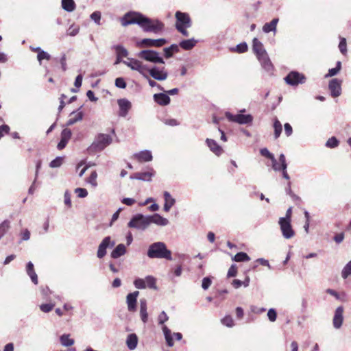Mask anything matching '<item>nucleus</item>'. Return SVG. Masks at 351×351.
Segmentation results:
<instances>
[{
    "label": "nucleus",
    "mask_w": 351,
    "mask_h": 351,
    "mask_svg": "<svg viewBox=\"0 0 351 351\" xmlns=\"http://www.w3.org/2000/svg\"><path fill=\"white\" fill-rule=\"evenodd\" d=\"M167 43V40L165 38H159V39H151V38H144L141 40L140 42L137 43V45L138 47H160L163 46Z\"/></svg>",
    "instance_id": "f8f14e48"
},
{
    "label": "nucleus",
    "mask_w": 351,
    "mask_h": 351,
    "mask_svg": "<svg viewBox=\"0 0 351 351\" xmlns=\"http://www.w3.org/2000/svg\"><path fill=\"white\" fill-rule=\"evenodd\" d=\"M61 344L65 347H69L74 343V340L71 339L69 335H63L60 337Z\"/></svg>",
    "instance_id": "e433bc0d"
},
{
    "label": "nucleus",
    "mask_w": 351,
    "mask_h": 351,
    "mask_svg": "<svg viewBox=\"0 0 351 351\" xmlns=\"http://www.w3.org/2000/svg\"><path fill=\"white\" fill-rule=\"evenodd\" d=\"M274 128L275 138H278L282 132V124L277 119L274 120Z\"/></svg>",
    "instance_id": "4c0bfd02"
},
{
    "label": "nucleus",
    "mask_w": 351,
    "mask_h": 351,
    "mask_svg": "<svg viewBox=\"0 0 351 351\" xmlns=\"http://www.w3.org/2000/svg\"><path fill=\"white\" fill-rule=\"evenodd\" d=\"M146 287L150 289H156V279L151 276H148L145 278Z\"/></svg>",
    "instance_id": "a19ab883"
},
{
    "label": "nucleus",
    "mask_w": 351,
    "mask_h": 351,
    "mask_svg": "<svg viewBox=\"0 0 351 351\" xmlns=\"http://www.w3.org/2000/svg\"><path fill=\"white\" fill-rule=\"evenodd\" d=\"M80 31V27L77 25H72L67 30V34L71 36H76Z\"/></svg>",
    "instance_id": "79ce46f5"
},
{
    "label": "nucleus",
    "mask_w": 351,
    "mask_h": 351,
    "mask_svg": "<svg viewBox=\"0 0 351 351\" xmlns=\"http://www.w3.org/2000/svg\"><path fill=\"white\" fill-rule=\"evenodd\" d=\"M55 304L52 303L43 304L40 306V308L44 313H49L53 308Z\"/></svg>",
    "instance_id": "3c124183"
},
{
    "label": "nucleus",
    "mask_w": 351,
    "mask_h": 351,
    "mask_svg": "<svg viewBox=\"0 0 351 351\" xmlns=\"http://www.w3.org/2000/svg\"><path fill=\"white\" fill-rule=\"evenodd\" d=\"M138 57L152 63L164 64L165 62L159 53L154 50H143L137 54Z\"/></svg>",
    "instance_id": "423d86ee"
},
{
    "label": "nucleus",
    "mask_w": 351,
    "mask_h": 351,
    "mask_svg": "<svg viewBox=\"0 0 351 351\" xmlns=\"http://www.w3.org/2000/svg\"><path fill=\"white\" fill-rule=\"evenodd\" d=\"M271 162H272V168L274 171L282 170V164L278 162L275 158L271 160Z\"/></svg>",
    "instance_id": "0e129e2a"
},
{
    "label": "nucleus",
    "mask_w": 351,
    "mask_h": 351,
    "mask_svg": "<svg viewBox=\"0 0 351 351\" xmlns=\"http://www.w3.org/2000/svg\"><path fill=\"white\" fill-rule=\"evenodd\" d=\"M115 245L114 241L111 239L110 237H106L99 245L97 256L99 258H102L106 254V249L112 247Z\"/></svg>",
    "instance_id": "9b49d317"
},
{
    "label": "nucleus",
    "mask_w": 351,
    "mask_h": 351,
    "mask_svg": "<svg viewBox=\"0 0 351 351\" xmlns=\"http://www.w3.org/2000/svg\"><path fill=\"white\" fill-rule=\"evenodd\" d=\"M27 273L29 276L32 281L35 284H38L37 274L34 271V265L32 262H29L26 267Z\"/></svg>",
    "instance_id": "c756f323"
},
{
    "label": "nucleus",
    "mask_w": 351,
    "mask_h": 351,
    "mask_svg": "<svg viewBox=\"0 0 351 351\" xmlns=\"http://www.w3.org/2000/svg\"><path fill=\"white\" fill-rule=\"evenodd\" d=\"M260 152L262 156L270 159L271 160L274 158V155L271 153H270L267 148L261 149Z\"/></svg>",
    "instance_id": "4d7b16f0"
},
{
    "label": "nucleus",
    "mask_w": 351,
    "mask_h": 351,
    "mask_svg": "<svg viewBox=\"0 0 351 351\" xmlns=\"http://www.w3.org/2000/svg\"><path fill=\"white\" fill-rule=\"evenodd\" d=\"M119 107V116L125 117L130 109L131 108V103L126 99H120L117 101Z\"/></svg>",
    "instance_id": "a211bd4d"
},
{
    "label": "nucleus",
    "mask_w": 351,
    "mask_h": 351,
    "mask_svg": "<svg viewBox=\"0 0 351 351\" xmlns=\"http://www.w3.org/2000/svg\"><path fill=\"white\" fill-rule=\"evenodd\" d=\"M206 143L208 147L210 148V151L213 152L217 156H220L222 154L223 149L221 147H220L215 140L206 138Z\"/></svg>",
    "instance_id": "412c9836"
},
{
    "label": "nucleus",
    "mask_w": 351,
    "mask_h": 351,
    "mask_svg": "<svg viewBox=\"0 0 351 351\" xmlns=\"http://www.w3.org/2000/svg\"><path fill=\"white\" fill-rule=\"evenodd\" d=\"M237 50L239 53L245 52L247 50V45L246 43H241L237 46Z\"/></svg>",
    "instance_id": "338daca9"
},
{
    "label": "nucleus",
    "mask_w": 351,
    "mask_h": 351,
    "mask_svg": "<svg viewBox=\"0 0 351 351\" xmlns=\"http://www.w3.org/2000/svg\"><path fill=\"white\" fill-rule=\"evenodd\" d=\"M138 344V337L136 334L132 333L128 335L126 339V345L129 350H134Z\"/></svg>",
    "instance_id": "393cba45"
},
{
    "label": "nucleus",
    "mask_w": 351,
    "mask_h": 351,
    "mask_svg": "<svg viewBox=\"0 0 351 351\" xmlns=\"http://www.w3.org/2000/svg\"><path fill=\"white\" fill-rule=\"evenodd\" d=\"M64 204L71 207V195L68 191H66L64 195Z\"/></svg>",
    "instance_id": "69168bd1"
},
{
    "label": "nucleus",
    "mask_w": 351,
    "mask_h": 351,
    "mask_svg": "<svg viewBox=\"0 0 351 351\" xmlns=\"http://www.w3.org/2000/svg\"><path fill=\"white\" fill-rule=\"evenodd\" d=\"M149 225L152 223H154L156 225L165 226L169 223V221L167 219L162 217L158 214H154L152 216H148Z\"/></svg>",
    "instance_id": "aec40b11"
},
{
    "label": "nucleus",
    "mask_w": 351,
    "mask_h": 351,
    "mask_svg": "<svg viewBox=\"0 0 351 351\" xmlns=\"http://www.w3.org/2000/svg\"><path fill=\"white\" fill-rule=\"evenodd\" d=\"M71 136V131L68 128L64 129L61 132V137L69 140Z\"/></svg>",
    "instance_id": "680f3d73"
},
{
    "label": "nucleus",
    "mask_w": 351,
    "mask_h": 351,
    "mask_svg": "<svg viewBox=\"0 0 351 351\" xmlns=\"http://www.w3.org/2000/svg\"><path fill=\"white\" fill-rule=\"evenodd\" d=\"M123 63L132 70L139 72L145 78H148V75L147 74L148 67L140 60L134 58H128L127 60H123Z\"/></svg>",
    "instance_id": "39448f33"
},
{
    "label": "nucleus",
    "mask_w": 351,
    "mask_h": 351,
    "mask_svg": "<svg viewBox=\"0 0 351 351\" xmlns=\"http://www.w3.org/2000/svg\"><path fill=\"white\" fill-rule=\"evenodd\" d=\"M210 285H211V280L209 278L206 277V278H203L202 284V287L204 290L208 289V287L210 286Z\"/></svg>",
    "instance_id": "052dcab7"
},
{
    "label": "nucleus",
    "mask_w": 351,
    "mask_h": 351,
    "mask_svg": "<svg viewBox=\"0 0 351 351\" xmlns=\"http://www.w3.org/2000/svg\"><path fill=\"white\" fill-rule=\"evenodd\" d=\"M339 145V141L335 137L330 138L326 143V146L330 148H334L337 147Z\"/></svg>",
    "instance_id": "49530a36"
},
{
    "label": "nucleus",
    "mask_w": 351,
    "mask_h": 351,
    "mask_svg": "<svg viewBox=\"0 0 351 351\" xmlns=\"http://www.w3.org/2000/svg\"><path fill=\"white\" fill-rule=\"evenodd\" d=\"M154 101L160 106H167L170 103V97L165 93H156L154 95Z\"/></svg>",
    "instance_id": "5701e85b"
},
{
    "label": "nucleus",
    "mask_w": 351,
    "mask_h": 351,
    "mask_svg": "<svg viewBox=\"0 0 351 351\" xmlns=\"http://www.w3.org/2000/svg\"><path fill=\"white\" fill-rule=\"evenodd\" d=\"M176 27L180 25V27H190L191 25V19L187 13L177 11L176 13Z\"/></svg>",
    "instance_id": "ddd939ff"
},
{
    "label": "nucleus",
    "mask_w": 351,
    "mask_h": 351,
    "mask_svg": "<svg viewBox=\"0 0 351 351\" xmlns=\"http://www.w3.org/2000/svg\"><path fill=\"white\" fill-rule=\"evenodd\" d=\"M221 323L228 327H232L234 326V320L230 315H227L223 317L221 319Z\"/></svg>",
    "instance_id": "de8ad7c7"
},
{
    "label": "nucleus",
    "mask_w": 351,
    "mask_h": 351,
    "mask_svg": "<svg viewBox=\"0 0 351 351\" xmlns=\"http://www.w3.org/2000/svg\"><path fill=\"white\" fill-rule=\"evenodd\" d=\"M169 319V317L165 311H162L158 315V324L162 325Z\"/></svg>",
    "instance_id": "13d9d810"
},
{
    "label": "nucleus",
    "mask_w": 351,
    "mask_h": 351,
    "mask_svg": "<svg viewBox=\"0 0 351 351\" xmlns=\"http://www.w3.org/2000/svg\"><path fill=\"white\" fill-rule=\"evenodd\" d=\"M351 275V260L344 266L341 271V277L346 279Z\"/></svg>",
    "instance_id": "58836bf2"
},
{
    "label": "nucleus",
    "mask_w": 351,
    "mask_h": 351,
    "mask_svg": "<svg viewBox=\"0 0 351 351\" xmlns=\"http://www.w3.org/2000/svg\"><path fill=\"white\" fill-rule=\"evenodd\" d=\"M285 80L289 85L297 86L305 82V77L297 71H291L285 77Z\"/></svg>",
    "instance_id": "1a4fd4ad"
},
{
    "label": "nucleus",
    "mask_w": 351,
    "mask_h": 351,
    "mask_svg": "<svg viewBox=\"0 0 351 351\" xmlns=\"http://www.w3.org/2000/svg\"><path fill=\"white\" fill-rule=\"evenodd\" d=\"M237 267L235 265H231V267L229 268L228 271V277H234L237 276Z\"/></svg>",
    "instance_id": "bf43d9fd"
},
{
    "label": "nucleus",
    "mask_w": 351,
    "mask_h": 351,
    "mask_svg": "<svg viewBox=\"0 0 351 351\" xmlns=\"http://www.w3.org/2000/svg\"><path fill=\"white\" fill-rule=\"evenodd\" d=\"M149 226L148 216L142 214L134 215L128 222V226L139 230H145Z\"/></svg>",
    "instance_id": "20e7f679"
},
{
    "label": "nucleus",
    "mask_w": 351,
    "mask_h": 351,
    "mask_svg": "<svg viewBox=\"0 0 351 351\" xmlns=\"http://www.w3.org/2000/svg\"><path fill=\"white\" fill-rule=\"evenodd\" d=\"M164 198L165 200L164 204V210L166 212H169L170 208L174 205L176 200L171 196L170 193L167 191H165Z\"/></svg>",
    "instance_id": "bb28decb"
},
{
    "label": "nucleus",
    "mask_w": 351,
    "mask_h": 351,
    "mask_svg": "<svg viewBox=\"0 0 351 351\" xmlns=\"http://www.w3.org/2000/svg\"><path fill=\"white\" fill-rule=\"evenodd\" d=\"M154 174L155 171L152 169L150 171L147 172H137L134 173L133 176H131V178L142 181H150Z\"/></svg>",
    "instance_id": "6ab92c4d"
},
{
    "label": "nucleus",
    "mask_w": 351,
    "mask_h": 351,
    "mask_svg": "<svg viewBox=\"0 0 351 351\" xmlns=\"http://www.w3.org/2000/svg\"><path fill=\"white\" fill-rule=\"evenodd\" d=\"M134 285L137 289H145L146 288L145 280L142 278H137L134 281Z\"/></svg>",
    "instance_id": "8fccbe9b"
},
{
    "label": "nucleus",
    "mask_w": 351,
    "mask_h": 351,
    "mask_svg": "<svg viewBox=\"0 0 351 351\" xmlns=\"http://www.w3.org/2000/svg\"><path fill=\"white\" fill-rule=\"evenodd\" d=\"M97 174L96 171H94L91 173L90 176L88 178L87 182L90 183L93 186L95 187L97 185Z\"/></svg>",
    "instance_id": "a18cd8bd"
},
{
    "label": "nucleus",
    "mask_w": 351,
    "mask_h": 351,
    "mask_svg": "<svg viewBox=\"0 0 351 351\" xmlns=\"http://www.w3.org/2000/svg\"><path fill=\"white\" fill-rule=\"evenodd\" d=\"M232 260L236 262H244L249 261L250 260V256L245 252H239L234 255Z\"/></svg>",
    "instance_id": "c9c22d12"
},
{
    "label": "nucleus",
    "mask_w": 351,
    "mask_h": 351,
    "mask_svg": "<svg viewBox=\"0 0 351 351\" xmlns=\"http://www.w3.org/2000/svg\"><path fill=\"white\" fill-rule=\"evenodd\" d=\"M134 156L140 162H149L153 158L152 152L148 150L140 152L139 153L136 154Z\"/></svg>",
    "instance_id": "b1692460"
},
{
    "label": "nucleus",
    "mask_w": 351,
    "mask_h": 351,
    "mask_svg": "<svg viewBox=\"0 0 351 351\" xmlns=\"http://www.w3.org/2000/svg\"><path fill=\"white\" fill-rule=\"evenodd\" d=\"M343 306H339L336 308L335 315L332 319V324L334 328L339 329L341 327L343 321Z\"/></svg>",
    "instance_id": "dca6fc26"
},
{
    "label": "nucleus",
    "mask_w": 351,
    "mask_h": 351,
    "mask_svg": "<svg viewBox=\"0 0 351 351\" xmlns=\"http://www.w3.org/2000/svg\"><path fill=\"white\" fill-rule=\"evenodd\" d=\"M147 255L149 258L172 260V253L164 242L157 241L152 243L147 250Z\"/></svg>",
    "instance_id": "f03ea898"
},
{
    "label": "nucleus",
    "mask_w": 351,
    "mask_h": 351,
    "mask_svg": "<svg viewBox=\"0 0 351 351\" xmlns=\"http://www.w3.org/2000/svg\"><path fill=\"white\" fill-rule=\"evenodd\" d=\"M101 16L100 12L95 11L90 14V17L97 25H100Z\"/></svg>",
    "instance_id": "09e8293b"
},
{
    "label": "nucleus",
    "mask_w": 351,
    "mask_h": 351,
    "mask_svg": "<svg viewBox=\"0 0 351 351\" xmlns=\"http://www.w3.org/2000/svg\"><path fill=\"white\" fill-rule=\"evenodd\" d=\"M51 58V56L47 53L46 51H39V53H38L37 55V59L40 63V64H41V62H42V60L45 59V60H50Z\"/></svg>",
    "instance_id": "37998d69"
},
{
    "label": "nucleus",
    "mask_w": 351,
    "mask_h": 351,
    "mask_svg": "<svg viewBox=\"0 0 351 351\" xmlns=\"http://www.w3.org/2000/svg\"><path fill=\"white\" fill-rule=\"evenodd\" d=\"M121 23L123 27L137 24L144 32H152L156 34L160 33L165 27L164 23L158 19L148 18L141 13L136 12H129L126 13L121 19Z\"/></svg>",
    "instance_id": "f257e3e1"
},
{
    "label": "nucleus",
    "mask_w": 351,
    "mask_h": 351,
    "mask_svg": "<svg viewBox=\"0 0 351 351\" xmlns=\"http://www.w3.org/2000/svg\"><path fill=\"white\" fill-rule=\"evenodd\" d=\"M75 192L80 198L86 197L88 195V191L86 189L77 188L75 189Z\"/></svg>",
    "instance_id": "864d4df0"
},
{
    "label": "nucleus",
    "mask_w": 351,
    "mask_h": 351,
    "mask_svg": "<svg viewBox=\"0 0 351 351\" xmlns=\"http://www.w3.org/2000/svg\"><path fill=\"white\" fill-rule=\"evenodd\" d=\"M75 3L73 0H62V8L66 12H71L75 10Z\"/></svg>",
    "instance_id": "2f4dec72"
},
{
    "label": "nucleus",
    "mask_w": 351,
    "mask_h": 351,
    "mask_svg": "<svg viewBox=\"0 0 351 351\" xmlns=\"http://www.w3.org/2000/svg\"><path fill=\"white\" fill-rule=\"evenodd\" d=\"M139 295V291H135L130 293L126 296V304L128 310L130 312H135L136 311L137 298Z\"/></svg>",
    "instance_id": "4468645a"
},
{
    "label": "nucleus",
    "mask_w": 351,
    "mask_h": 351,
    "mask_svg": "<svg viewBox=\"0 0 351 351\" xmlns=\"http://www.w3.org/2000/svg\"><path fill=\"white\" fill-rule=\"evenodd\" d=\"M114 49L117 52V56L119 57H126L128 54L127 49L121 45H117L114 47Z\"/></svg>",
    "instance_id": "ea45409f"
},
{
    "label": "nucleus",
    "mask_w": 351,
    "mask_h": 351,
    "mask_svg": "<svg viewBox=\"0 0 351 351\" xmlns=\"http://www.w3.org/2000/svg\"><path fill=\"white\" fill-rule=\"evenodd\" d=\"M339 48L340 51L343 54H345L346 53L347 47H346V38H342L341 39L339 45Z\"/></svg>",
    "instance_id": "5fc2aeb1"
},
{
    "label": "nucleus",
    "mask_w": 351,
    "mask_h": 351,
    "mask_svg": "<svg viewBox=\"0 0 351 351\" xmlns=\"http://www.w3.org/2000/svg\"><path fill=\"white\" fill-rule=\"evenodd\" d=\"M252 49L258 59L267 54L263 43L256 38L253 39Z\"/></svg>",
    "instance_id": "f3484780"
},
{
    "label": "nucleus",
    "mask_w": 351,
    "mask_h": 351,
    "mask_svg": "<svg viewBox=\"0 0 351 351\" xmlns=\"http://www.w3.org/2000/svg\"><path fill=\"white\" fill-rule=\"evenodd\" d=\"M147 300L145 298L140 300V317L141 321L145 324L148 320V313L147 311Z\"/></svg>",
    "instance_id": "4be33fe9"
},
{
    "label": "nucleus",
    "mask_w": 351,
    "mask_h": 351,
    "mask_svg": "<svg viewBox=\"0 0 351 351\" xmlns=\"http://www.w3.org/2000/svg\"><path fill=\"white\" fill-rule=\"evenodd\" d=\"M126 252V247L125 245L121 243L119 244L111 252V257L112 258H118L120 256L124 255Z\"/></svg>",
    "instance_id": "cd10ccee"
},
{
    "label": "nucleus",
    "mask_w": 351,
    "mask_h": 351,
    "mask_svg": "<svg viewBox=\"0 0 351 351\" xmlns=\"http://www.w3.org/2000/svg\"><path fill=\"white\" fill-rule=\"evenodd\" d=\"M197 41L194 38L184 40L181 41L179 46L184 50H191L196 45Z\"/></svg>",
    "instance_id": "7c9ffc66"
},
{
    "label": "nucleus",
    "mask_w": 351,
    "mask_h": 351,
    "mask_svg": "<svg viewBox=\"0 0 351 351\" xmlns=\"http://www.w3.org/2000/svg\"><path fill=\"white\" fill-rule=\"evenodd\" d=\"M341 81L335 78L330 80L329 82L328 88L330 90L332 97H339L341 93Z\"/></svg>",
    "instance_id": "2eb2a0df"
},
{
    "label": "nucleus",
    "mask_w": 351,
    "mask_h": 351,
    "mask_svg": "<svg viewBox=\"0 0 351 351\" xmlns=\"http://www.w3.org/2000/svg\"><path fill=\"white\" fill-rule=\"evenodd\" d=\"M121 202L127 206H132L136 202V201L132 198L125 197L121 200Z\"/></svg>",
    "instance_id": "774afa93"
},
{
    "label": "nucleus",
    "mask_w": 351,
    "mask_h": 351,
    "mask_svg": "<svg viewBox=\"0 0 351 351\" xmlns=\"http://www.w3.org/2000/svg\"><path fill=\"white\" fill-rule=\"evenodd\" d=\"M10 132V127L8 125H2L0 126V139L3 137V134H8Z\"/></svg>",
    "instance_id": "e2e57ef3"
},
{
    "label": "nucleus",
    "mask_w": 351,
    "mask_h": 351,
    "mask_svg": "<svg viewBox=\"0 0 351 351\" xmlns=\"http://www.w3.org/2000/svg\"><path fill=\"white\" fill-rule=\"evenodd\" d=\"M162 331H163L167 345L169 347H172L173 346V338L171 337V330L166 326H163Z\"/></svg>",
    "instance_id": "72a5a7b5"
},
{
    "label": "nucleus",
    "mask_w": 351,
    "mask_h": 351,
    "mask_svg": "<svg viewBox=\"0 0 351 351\" xmlns=\"http://www.w3.org/2000/svg\"><path fill=\"white\" fill-rule=\"evenodd\" d=\"M149 73L154 80L158 81L165 80L168 77V73L164 66H153L147 69V73Z\"/></svg>",
    "instance_id": "6e6552de"
},
{
    "label": "nucleus",
    "mask_w": 351,
    "mask_h": 351,
    "mask_svg": "<svg viewBox=\"0 0 351 351\" xmlns=\"http://www.w3.org/2000/svg\"><path fill=\"white\" fill-rule=\"evenodd\" d=\"M225 115L230 121L239 124H248L251 123L253 121V117L251 114H232L229 112H226Z\"/></svg>",
    "instance_id": "0eeeda50"
},
{
    "label": "nucleus",
    "mask_w": 351,
    "mask_h": 351,
    "mask_svg": "<svg viewBox=\"0 0 351 351\" xmlns=\"http://www.w3.org/2000/svg\"><path fill=\"white\" fill-rule=\"evenodd\" d=\"M115 86L120 88H125L126 87V83L123 78L118 77L115 80Z\"/></svg>",
    "instance_id": "6e6d98bb"
},
{
    "label": "nucleus",
    "mask_w": 351,
    "mask_h": 351,
    "mask_svg": "<svg viewBox=\"0 0 351 351\" xmlns=\"http://www.w3.org/2000/svg\"><path fill=\"white\" fill-rule=\"evenodd\" d=\"M278 223L284 238L289 239L295 235V232L292 228L291 221H287L284 219H279Z\"/></svg>",
    "instance_id": "9d476101"
},
{
    "label": "nucleus",
    "mask_w": 351,
    "mask_h": 351,
    "mask_svg": "<svg viewBox=\"0 0 351 351\" xmlns=\"http://www.w3.org/2000/svg\"><path fill=\"white\" fill-rule=\"evenodd\" d=\"M112 141V137L109 134H99L89 147L88 149L90 152H100L111 144Z\"/></svg>",
    "instance_id": "7ed1b4c3"
},
{
    "label": "nucleus",
    "mask_w": 351,
    "mask_h": 351,
    "mask_svg": "<svg viewBox=\"0 0 351 351\" xmlns=\"http://www.w3.org/2000/svg\"><path fill=\"white\" fill-rule=\"evenodd\" d=\"M278 19L276 18L272 19L270 23H266L263 27V31L265 33H269L271 32H276V26L278 23Z\"/></svg>",
    "instance_id": "c85d7f7f"
},
{
    "label": "nucleus",
    "mask_w": 351,
    "mask_h": 351,
    "mask_svg": "<svg viewBox=\"0 0 351 351\" xmlns=\"http://www.w3.org/2000/svg\"><path fill=\"white\" fill-rule=\"evenodd\" d=\"M82 112L73 111L70 114V118L66 122V125H72L77 121L82 120L83 119Z\"/></svg>",
    "instance_id": "a878e982"
},
{
    "label": "nucleus",
    "mask_w": 351,
    "mask_h": 351,
    "mask_svg": "<svg viewBox=\"0 0 351 351\" xmlns=\"http://www.w3.org/2000/svg\"><path fill=\"white\" fill-rule=\"evenodd\" d=\"M10 228V221L8 220H4L0 224V239L6 234Z\"/></svg>",
    "instance_id": "f704fd0d"
},
{
    "label": "nucleus",
    "mask_w": 351,
    "mask_h": 351,
    "mask_svg": "<svg viewBox=\"0 0 351 351\" xmlns=\"http://www.w3.org/2000/svg\"><path fill=\"white\" fill-rule=\"evenodd\" d=\"M267 317L270 322H274L276 320L277 313L274 308L269 309L267 312Z\"/></svg>",
    "instance_id": "603ef678"
},
{
    "label": "nucleus",
    "mask_w": 351,
    "mask_h": 351,
    "mask_svg": "<svg viewBox=\"0 0 351 351\" xmlns=\"http://www.w3.org/2000/svg\"><path fill=\"white\" fill-rule=\"evenodd\" d=\"M258 60L260 61L262 66L263 69L267 71H269L272 69V64L267 56V54L265 55L264 56L258 58Z\"/></svg>",
    "instance_id": "473e14b6"
},
{
    "label": "nucleus",
    "mask_w": 351,
    "mask_h": 351,
    "mask_svg": "<svg viewBox=\"0 0 351 351\" xmlns=\"http://www.w3.org/2000/svg\"><path fill=\"white\" fill-rule=\"evenodd\" d=\"M63 161V158L62 157H56L53 159L49 164V167L51 168H57L62 165Z\"/></svg>",
    "instance_id": "c03bdc74"
}]
</instances>
